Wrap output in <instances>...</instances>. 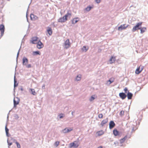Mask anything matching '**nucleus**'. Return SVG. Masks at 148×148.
Wrapping results in <instances>:
<instances>
[{
    "instance_id": "nucleus-1",
    "label": "nucleus",
    "mask_w": 148,
    "mask_h": 148,
    "mask_svg": "<svg viewBox=\"0 0 148 148\" xmlns=\"http://www.w3.org/2000/svg\"><path fill=\"white\" fill-rule=\"evenodd\" d=\"M142 24V22L137 23L136 25L133 27L132 29V32H135L137 30L140 29V28L139 27L141 26Z\"/></svg>"
},
{
    "instance_id": "nucleus-2",
    "label": "nucleus",
    "mask_w": 148,
    "mask_h": 148,
    "mask_svg": "<svg viewBox=\"0 0 148 148\" xmlns=\"http://www.w3.org/2000/svg\"><path fill=\"white\" fill-rule=\"evenodd\" d=\"M79 145V144L78 141H75L72 143H71L69 144V147L70 148L73 147L75 148H77L78 147Z\"/></svg>"
},
{
    "instance_id": "nucleus-3",
    "label": "nucleus",
    "mask_w": 148,
    "mask_h": 148,
    "mask_svg": "<svg viewBox=\"0 0 148 148\" xmlns=\"http://www.w3.org/2000/svg\"><path fill=\"white\" fill-rule=\"evenodd\" d=\"M143 69L144 66L141 65H140L136 69L135 73L137 74H139L142 71Z\"/></svg>"
},
{
    "instance_id": "nucleus-4",
    "label": "nucleus",
    "mask_w": 148,
    "mask_h": 148,
    "mask_svg": "<svg viewBox=\"0 0 148 148\" xmlns=\"http://www.w3.org/2000/svg\"><path fill=\"white\" fill-rule=\"evenodd\" d=\"M128 26V25H126V24L122 25L118 27V30L119 31H121L123 29H125Z\"/></svg>"
},
{
    "instance_id": "nucleus-5",
    "label": "nucleus",
    "mask_w": 148,
    "mask_h": 148,
    "mask_svg": "<svg viewBox=\"0 0 148 148\" xmlns=\"http://www.w3.org/2000/svg\"><path fill=\"white\" fill-rule=\"evenodd\" d=\"M64 47L66 49L69 48L70 47L71 44L69 39H68L66 40L64 43Z\"/></svg>"
},
{
    "instance_id": "nucleus-6",
    "label": "nucleus",
    "mask_w": 148,
    "mask_h": 148,
    "mask_svg": "<svg viewBox=\"0 0 148 148\" xmlns=\"http://www.w3.org/2000/svg\"><path fill=\"white\" fill-rule=\"evenodd\" d=\"M67 20V18L65 16L59 18L58 20V22L60 23H64Z\"/></svg>"
},
{
    "instance_id": "nucleus-7",
    "label": "nucleus",
    "mask_w": 148,
    "mask_h": 148,
    "mask_svg": "<svg viewBox=\"0 0 148 148\" xmlns=\"http://www.w3.org/2000/svg\"><path fill=\"white\" fill-rule=\"evenodd\" d=\"M108 122V119L107 118L103 119L101 122L100 125L101 127H103Z\"/></svg>"
},
{
    "instance_id": "nucleus-8",
    "label": "nucleus",
    "mask_w": 148,
    "mask_h": 148,
    "mask_svg": "<svg viewBox=\"0 0 148 148\" xmlns=\"http://www.w3.org/2000/svg\"><path fill=\"white\" fill-rule=\"evenodd\" d=\"M5 31V27L3 25H0V31L1 32V35L2 36L4 33Z\"/></svg>"
},
{
    "instance_id": "nucleus-9",
    "label": "nucleus",
    "mask_w": 148,
    "mask_h": 148,
    "mask_svg": "<svg viewBox=\"0 0 148 148\" xmlns=\"http://www.w3.org/2000/svg\"><path fill=\"white\" fill-rule=\"evenodd\" d=\"M38 38L36 37H33L32 40H31V42L33 44L37 43Z\"/></svg>"
},
{
    "instance_id": "nucleus-10",
    "label": "nucleus",
    "mask_w": 148,
    "mask_h": 148,
    "mask_svg": "<svg viewBox=\"0 0 148 148\" xmlns=\"http://www.w3.org/2000/svg\"><path fill=\"white\" fill-rule=\"evenodd\" d=\"M43 43L40 41V40L37 43V47L38 49H40L43 47Z\"/></svg>"
},
{
    "instance_id": "nucleus-11",
    "label": "nucleus",
    "mask_w": 148,
    "mask_h": 148,
    "mask_svg": "<svg viewBox=\"0 0 148 148\" xmlns=\"http://www.w3.org/2000/svg\"><path fill=\"white\" fill-rule=\"evenodd\" d=\"M19 102V100L18 98H14V106L16 107V105L18 104Z\"/></svg>"
},
{
    "instance_id": "nucleus-12",
    "label": "nucleus",
    "mask_w": 148,
    "mask_h": 148,
    "mask_svg": "<svg viewBox=\"0 0 148 148\" xmlns=\"http://www.w3.org/2000/svg\"><path fill=\"white\" fill-rule=\"evenodd\" d=\"M109 128L110 129L113 128L115 125V124L113 121H111L109 124Z\"/></svg>"
},
{
    "instance_id": "nucleus-13",
    "label": "nucleus",
    "mask_w": 148,
    "mask_h": 148,
    "mask_svg": "<svg viewBox=\"0 0 148 148\" xmlns=\"http://www.w3.org/2000/svg\"><path fill=\"white\" fill-rule=\"evenodd\" d=\"M113 133L115 136H119L120 135V133L116 129H114L113 130Z\"/></svg>"
},
{
    "instance_id": "nucleus-14",
    "label": "nucleus",
    "mask_w": 148,
    "mask_h": 148,
    "mask_svg": "<svg viewBox=\"0 0 148 148\" xmlns=\"http://www.w3.org/2000/svg\"><path fill=\"white\" fill-rule=\"evenodd\" d=\"M28 60L26 57H24L23 59V64L24 65H26L28 62Z\"/></svg>"
},
{
    "instance_id": "nucleus-15",
    "label": "nucleus",
    "mask_w": 148,
    "mask_h": 148,
    "mask_svg": "<svg viewBox=\"0 0 148 148\" xmlns=\"http://www.w3.org/2000/svg\"><path fill=\"white\" fill-rule=\"evenodd\" d=\"M72 15V13L71 10H69L68 11L67 14L64 16L67 18L68 17L70 18Z\"/></svg>"
},
{
    "instance_id": "nucleus-16",
    "label": "nucleus",
    "mask_w": 148,
    "mask_h": 148,
    "mask_svg": "<svg viewBox=\"0 0 148 148\" xmlns=\"http://www.w3.org/2000/svg\"><path fill=\"white\" fill-rule=\"evenodd\" d=\"M120 97L123 99H124L126 97V95L123 92L120 93L119 94Z\"/></svg>"
},
{
    "instance_id": "nucleus-17",
    "label": "nucleus",
    "mask_w": 148,
    "mask_h": 148,
    "mask_svg": "<svg viewBox=\"0 0 148 148\" xmlns=\"http://www.w3.org/2000/svg\"><path fill=\"white\" fill-rule=\"evenodd\" d=\"M47 31L49 35H51L52 33V31L51 28V27H47Z\"/></svg>"
},
{
    "instance_id": "nucleus-18",
    "label": "nucleus",
    "mask_w": 148,
    "mask_h": 148,
    "mask_svg": "<svg viewBox=\"0 0 148 148\" xmlns=\"http://www.w3.org/2000/svg\"><path fill=\"white\" fill-rule=\"evenodd\" d=\"M79 20V19L78 18H73L72 20V23L73 24H75Z\"/></svg>"
},
{
    "instance_id": "nucleus-19",
    "label": "nucleus",
    "mask_w": 148,
    "mask_h": 148,
    "mask_svg": "<svg viewBox=\"0 0 148 148\" xmlns=\"http://www.w3.org/2000/svg\"><path fill=\"white\" fill-rule=\"evenodd\" d=\"M73 129L72 128H70L69 129L65 128L63 130V131L64 133H66L70 132Z\"/></svg>"
},
{
    "instance_id": "nucleus-20",
    "label": "nucleus",
    "mask_w": 148,
    "mask_h": 148,
    "mask_svg": "<svg viewBox=\"0 0 148 148\" xmlns=\"http://www.w3.org/2000/svg\"><path fill=\"white\" fill-rule=\"evenodd\" d=\"M116 60L115 57L112 56L110 60V63L112 64Z\"/></svg>"
},
{
    "instance_id": "nucleus-21",
    "label": "nucleus",
    "mask_w": 148,
    "mask_h": 148,
    "mask_svg": "<svg viewBox=\"0 0 148 148\" xmlns=\"http://www.w3.org/2000/svg\"><path fill=\"white\" fill-rule=\"evenodd\" d=\"M127 136H125L122 139H121L120 140V143H123L125 141V140L127 139Z\"/></svg>"
},
{
    "instance_id": "nucleus-22",
    "label": "nucleus",
    "mask_w": 148,
    "mask_h": 148,
    "mask_svg": "<svg viewBox=\"0 0 148 148\" xmlns=\"http://www.w3.org/2000/svg\"><path fill=\"white\" fill-rule=\"evenodd\" d=\"M97 133L98 136H100L104 134V132L103 130H100L97 132Z\"/></svg>"
},
{
    "instance_id": "nucleus-23",
    "label": "nucleus",
    "mask_w": 148,
    "mask_h": 148,
    "mask_svg": "<svg viewBox=\"0 0 148 148\" xmlns=\"http://www.w3.org/2000/svg\"><path fill=\"white\" fill-rule=\"evenodd\" d=\"M132 94L130 92L128 91V92L127 94V97L128 99H131L132 96Z\"/></svg>"
},
{
    "instance_id": "nucleus-24",
    "label": "nucleus",
    "mask_w": 148,
    "mask_h": 148,
    "mask_svg": "<svg viewBox=\"0 0 148 148\" xmlns=\"http://www.w3.org/2000/svg\"><path fill=\"white\" fill-rule=\"evenodd\" d=\"M140 33L142 34L144 33L147 30V28L145 27H143L140 28Z\"/></svg>"
},
{
    "instance_id": "nucleus-25",
    "label": "nucleus",
    "mask_w": 148,
    "mask_h": 148,
    "mask_svg": "<svg viewBox=\"0 0 148 148\" xmlns=\"http://www.w3.org/2000/svg\"><path fill=\"white\" fill-rule=\"evenodd\" d=\"M82 75H78L76 77L75 80L76 81H79L81 79Z\"/></svg>"
},
{
    "instance_id": "nucleus-26",
    "label": "nucleus",
    "mask_w": 148,
    "mask_h": 148,
    "mask_svg": "<svg viewBox=\"0 0 148 148\" xmlns=\"http://www.w3.org/2000/svg\"><path fill=\"white\" fill-rule=\"evenodd\" d=\"M32 54L34 56L37 55H40V53L39 51H33L32 53Z\"/></svg>"
},
{
    "instance_id": "nucleus-27",
    "label": "nucleus",
    "mask_w": 148,
    "mask_h": 148,
    "mask_svg": "<svg viewBox=\"0 0 148 148\" xmlns=\"http://www.w3.org/2000/svg\"><path fill=\"white\" fill-rule=\"evenodd\" d=\"M114 78H110L109 80L108 81V82H110L109 84H110L111 83H112L114 82Z\"/></svg>"
},
{
    "instance_id": "nucleus-28",
    "label": "nucleus",
    "mask_w": 148,
    "mask_h": 148,
    "mask_svg": "<svg viewBox=\"0 0 148 148\" xmlns=\"http://www.w3.org/2000/svg\"><path fill=\"white\" fill-rule=\"evenodd\" d=\"M88 49V47H87L86 48V47L85 46H84L82 48V50L83 51L86 52V51Z\"/></svg>"
},
{
    "instance_id": "nucleus-29",
    "label": "nucleus",
    "mask_w": 148,
    "mask_h": 148,
    "mask_svg": "<svg viewBox=\"0 0 148 148\" xmlns=\"http://www.w3.org/2000/svg\"><path fill=\"white\" fill-rule=\"evenodd\" d=\"M30 90L32 92V93L34 95H36V92H35V90L34 89H30Z\"/></svg>"
},
{
    "instance_id": "nucleus-30",
    "label": "nucleus",
    "mask_w": 148,
    "mask_h": 148,
    "mask_svg": "<svg viewBox=\"0 0 148 148\" xmlns=\"http://www.w3.org/2000/svg\"><path fill=\"white\" fill-rule=\"evenodd\" d=\"M30 18L32 20H34L35 18L34 15L32 14H31Z\"/></svg>"
},
{
    "instance_id": "nucleus-31",
    "label": "nucleus",
    "mask_w": 148,
    "mask_h": 148,
    "mask_svg": "<svg viewBox=\"0 0 148 148\" xmlns=\"http://www.w3.org/2000/svg\"><path fill=\"white\" fill-rule=\"evenodd\" d=\"M124 111L123 110H122L121 111L120 113V115L121 116H122L124 115Z\"/></svg>"
},
{
    "instance_id": "nucleus-32",
    "label": "nucleus",
    "mask_w": 148,
    "mask_h": 148,
    "mask_svg": "<svg viewBox=\"0 0 148 148\" xmlns=\"http://www.w3.org/2000/svg\"><path fill=\"white\" fill-rule=\"evenodd\" d=\"M94 96H95V95H94L92 96L91 97L90 99V101H92L95 99V98H94Z\"/></svg>"
},
{
    "instance_id": "nucleus-33",
    "label": "nucleus",
    "mask_w": 148,
    "mask_h": 148,
    "mask_svg": "<svg viewBox=\"0 0 148 148\" xmlns=\"http://www.w3.org/2000/svg\"><path fill=\"white\" fill-rule=\"evenodd\" d=\"M60 142L58 141H56L54 143L55 145L57 147L59 144Z\"/></svg>"
},
{
    "instance_id": "nucleus-34",
    "label": "nucleus",
    "mask_w": 148,
    "mask_h": 148,
    "mask_svg": "<svg viewBox=\"0 0 148 148\" xmlns=\"http://www.w3.org/2000/svg\"><path fill=\"white\" fill-rule=\"evenodd\" d=\"M15 143L16 144L18 148H21L20 145L17 142H16Z\"/></svg>"
},
{
    "instance_id": "nucleus-35",
    "label": "nucleus",
    "mask_w": 148,
    "mask_h": 148,
    "mask_svg": "<svg viewBox=\"0 0 148 148\" xmlns=\"http://www.w3.org/2000/svg\"><path fill=\"white\" fill-rule=\"evenodd\" d=\"M98 117L100 119H102L103 118V115L102 114H99L98 115Z\"/></svg>"
},
{
    "instance_id": "nucleus-36",
    "label": "nucleus",
    "mask_w": 148,
    "mask_h": 148,
    "mask_svg": "<svg viewBox=\"0 0 148 148\" xmlns=\"http://www.w3.org/2000/svg\"><path fill=\"white\" fill-rule=\"evenodd\" d=\"M91 8L90 7H88L87 8H86V10L87 11H89V10H90Z\"/></svg>"
},
{
    "instance_id": "nucleus-37",
    "label": "nucleus",
    "mask_w": 148,
    "mask_h": 148,
    "mask_svg": "<svg viewBox=\"0 0 148 148\" xmlns=\"http://www.w3.org/2000/svg\"><path fill=\"white\" fill-rule=\"evenodd\" d=\"M5 130L6 134H8V132L9 130L7 128L6 126L5 127Z\"/></svg>"
},
{
    "instance_id": "nucleus-38",
    "label": "nucleus",
    "mask_w": 148,
    "mask_h": 148,
    "mask_svg": "<svg viewBox=\"0 0 148 148\" xmlns=\"http://www.w3.org/2000/svg\"><path fill=\"white\" fill-rule=\"evenodd\" d=\"M26 66L27 68H30L31 67V65L30 64H27L26 65Z\"/></svg>"
},
{
    "instance_id": "nucleus-39",
    "label": "nucleus",
    "mask_w": 148,
    "mask_h": 148,
    "mask_svg": "<svg viewBox=\"0 0 148 148\" xmlns=\"http://www.w3.org/2000/svg\"><path fill=\"white\" fill-rule=\"evenodd\" d=\"M63 114H61L59 115V117L60 119H61L63 117Z\"/></svg>"
},
{
    "instance_id": "nucleus-40",
    "label": "nucleus",
    "mask_w": 148,
    "mask_h": 148,
    "mask_svg": "<svg viewBox=\"0 0 148 148\" xmlns=\"http://www.w3.org/2000/svg\"><path fill=\"white\" fill-rule=\"evenodd\" d=\"M124 90L125 93H127V91H128L127 88L126 87L124 88Z\"/></svg>"
},
{
    "instance_id": "nucleus-41",
    "label": "nucleus",
    "mask_w": 148,
    "mask_h": 148,
    "mask_svg": "<svg viewBox=\"0 0 148 148\" xmlns=\"http://www.w3.org/2000/svg\"><path fill=\"white\" fill-rule=\"evenodd\" d=\"M95 1L97 3H99L100 2L101 0H96Z\"/></svg>"
},
{
    "instance_id": "nucleus-42",
    "label": "nucleus",
    "mask_w": 148,
    "mask_h": 148,
    "mask_svg": "<svg viewBox=\"0 0 148 148\" xmlns=\"http://www.w3.org/2000/svg\"><path fill=\"white\" fill-rule=\"evenodd\" d=\"M97 148H103V147L102 146H100L98 147Z\"/></svg>"
},
{
    "instance_id": "nucleus-43",
    "label": "nucleus",
    "mask_w": 148,
    "mask_h": 148,
    "mask_svg": "<svg viewBox=\"0 0 148 148\" xmlns=\"http://www.w3.org/2000/svg\"><path fill=\"white\" fill-rule=\"evenodd\" d=\"M14 86H15V82H16V81L15 80V79H14Z\"/></svg>"
},
{
    "instance_id": "nucleus-44",
    "label": "nucleus",
    "mask_w": 148,
    "mask_h": 148,
    "mask_svg": "<svg viewBox=\"0 0 148 148\" xmlns=\"http://www.w3.org/2000/svg\"><path fill=\"white\" fill-rule=\"evenodd\" d=\"M132 130L133 131H135V130H134V128H133Z\"/></svg>"
}]
</instances>
